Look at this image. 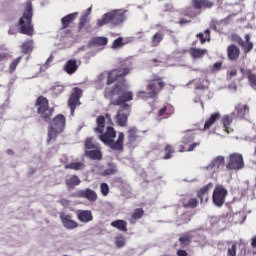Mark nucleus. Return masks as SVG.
<instances>
[{
    "instance_id": "nucleus-11",
    "label": "nucleus",
    "mask_w": 256,
    "mask_h": 256,
    "mask_svg": "<svg viewBox=\"0 0 256 256\" xmlns=\"http://www.w3.org/2000/svg\"><path fill=\"white\" fill-rule=\"evenodd\" d=\"M128 146L137 147L141 143V136H139V131L135 127H131L127 131Z\"/></svg>"
},
{
    "instance_id": "nucleus-61",
    "label": "nucleus",
    "mask_w": 256,
    "mask_h": 256,
    "mask_svg": "<svg viewBox=\"0 0 256 256\" xmlns=\"http://www.w3.org/2000/svg\"><path fill=\"white\" fill-rule=\"evenodd\" d=\"M177 255L178 256H187V251H185V250H178L177 251Z\"/></svg>"
},
{
    "instance_id": "nucleus-29",
    "label": "nucleus",
    "mask_w": 256,
    "mask_h": 256,
    "mask_svg": "<svg viewBox=\"0 0 256 256\" xmlns=\"http://www.w3.org/2000/svg\"><path fill=\"white\" fill-rule=\"evenodd\" d=\"M192 5L195 9H207V7H211L213 3L209 0H192Z\"/></svg>"
},
{
    "instance_id": "nucleus-20",
    "label": "nucleus",
    "mask_w": 256,
    "mask_h": 256,
    "mask_svg": "<svg viewBox=\"0 0 256 256\" xmlns=\"http://www.w3.org/2000/svg\"><path fill=\"white\" fill-rule=\"evenodd\" d=\"M79 65H81V62H77V60L71 59L66 62V64L63 67V70L68 75H73V73H76L79 69Z\"/></svg>"
},
{
    "instance_id": "nucleus-41",
    "label": "nucleus",
    "mask_w": 256,
    "mask_h": 256,
    "mask_svg": "<svg viewBox=\"0 0 256 256\" xmlns=\"http://www.w3.org/2000/svg\"><path fill=\"white\" fill-rule=\"evenodd\" d=\"M115 173H117V165L110 163L101 174L107 177L108 175H115Z\"/></svg>"
},
{
    "instance_id": "nucleus-43",
    "label": "nucleus",
    "mask_w": 256,
    "mask_h": 256,
    "mask_svg": "<svg viewBox=\"0 0 256 256\" xmlns=\"http://www.w3.org/2000/svg\"><path fill=\"white\" fill-rule=\"evenodd\" d=\"M22 53H31L33 51V40H27L21 46Z\"/></svg>"
},
{
    "instance_id": "nucleus-19",
    "label": "nucleus",
    "mask_w": 256,
    "mask_h": 256,
    "mask_svg": "<svg viewBox=\"0 0 256 256\" xmlns=\"http://www.w3.org/2000/svg\"><path fill=\"white\" fill-rule=\"evenodd\" d=\"M211 189H213V183H208L207 185H205L204 187L197 191V197L200 199L201 203H207L209 199V191H211Z\"/></svg>"
},
{
    "instance_id": "nucleus-32",
    "label": "nucleus",
    "mask_w": 256,
    "mask_h": 256,
    "mask_svg": "<svg viewBox=\"0 0 256 256\" xmlns=\"http://www.w3.org/2000/svg\"><path fill=\"white\" fill-rule=\"evenodd\" d=\"M241 73L247 76L250 86L256 91V75L252 74L249 70L245 71L243 69H241Z\"/></svg>"
},
{
    "instance_id": "nucleus-38",
    "label": "nucleus",
    "mask_w": 256,
    "mask_h": 256,
    "mask_svg": "<svg viewBox=\"0 0 256 256\" xmlns=\"http://www.w3.org/2000/svg\"><path fill=\"white\" fill-rule=\"evenodd\" d=\"M163 41V32H157L152 36L151 45L152 47H158V45Z\"/></svg>"
},
{
    "instance_id": "nucleus-16",
    "label": "nucleus",
    "mask_w": 256,
    "mask_h": 256,
    "mask_svg": "<svg viewBox=\"0 0 256 256\" xmlns=\"http://www.w3.org/2000/svg\"><path fill=\"white\" fill-rule=\"evenodd\" d=\"M129 43H133V37H118L112 42L111 49H113V51H119V49H123V47L129 45Z\"/></svg>"
},
{
    "instance_id": "nucleus-58",
    "label": "nucleus",
    "mask_w": 256,
    "mask_h": 256,
    "mask_svg": "<svg viewBox=\"0 0 256 256\" xmlns=\"http://www.w3.org/2000/svg\"><path fill=\"white\" fill-rule=\"evenodd\" d=\"M187 23H191L190 19H180L179 24L180 25H187Z\"/></svg>"
},
{
    "instance_id": "nucleus-12",
    "label": "nucleus",
    "mask_w": 256,
    "mask_h": 256,
    "mask_svg": "<svg viewBox=\"0 0 256 256\" xmlns=\"http://www.w3.org/2000/svg\"><path fill=\"white\" fill-rule=\"evenodd\" d=\"M74 197H78L79 199H87L91 203H95L97 201V192L95 190H91L90 188H86L83 190H78Z\"/></svg>"
},
{
    "instance_id": "nucleus-52",
    "label": "nucleus",
    "mask_w": 256,
    "mask_h": 256,
    "mask_svg": "<svg viewBox=\"0 0 256 256\" xmlns=\"http://www.w3.org/2000/svg\"><path fill=\"white\" fill-rule=\"evenodd\" d=\"M100 191L104 197H107V195H109V184L102 183L100 186Z\"/></svg>"
},
{
    "instance_id": "nucleus-51",
    "label": "nucleus",
    "mask_w": 256,
    "mask_h": 256,
    "mask_svg": "<svg viewBox=\"0 0 256 256\" xmlns=\"http://www.w3.org/2000/svg\"><path fill=\"white\" fill-rule=\"evenodd\" d=\"M173 147L170 145H167L165 147V155H164V159H171L172 155H173Z\"/></svg>"
},
{
    "instance_id": "nucleus-34",
    "label": "nucleus",
    "mask_w": 256,
    "mask_h": 256,
    "mask_svg": "<svg viewBox=\"0 0 256 256\" xmlns=\"http://www.w3.org/2000/svg\"><path fill=\"white\" fill-rule=\"evenodd\" d=\"M84 148H85V151H91V150H94V149H99V144H97V142H95V139L87 138L85 140Z\"/></svg>"
},
{
    "instance_id": "nucleus-42",
    "label": "nucleus",
    "mask_w": 256,
    "mask_h": 256,
    "mask_svg": "<svg viewBox=\"0 0 256 256\" xmlns=\"http://www.w3.org/2000/svg\"><path fill=\"white\" fill-rule=\"evenodd\" d=\"M143 213L144 211L141 208H137L136 210H134L130 218V223H135L137 219H141V217H143Z\"/></svg>"
},
{
    "instance_id": "nucleus-4",
    "label": "nucleus",
    "mask_w": 256,
    "mask_h": 256,
    "mask_svg": "<svg viewBox=\"0 0 256 256\" xmlns=\"http://www.w3.org/2000/svg\"><path fill=\"white\" fill-rule=\"evenodd\" d=\"M32 20H33V6L31 2H27L23 16L19 19V23H18L20 28V33L28 36L33 35V24H31Z\"/></svg>"
},
{
    "instance_id": "nucleus-21",
    "label": "nucleus",
    "mask_w": 256,
    "mask_h": 256,
    "mask_svg": "<svg viewBox=\"0 0 256 256\" xmlns=\"http://www.w3.org/2000/svg\"><path fill=\"white\" fill-rule=\"evenodd\" d=\"M76 215L80 223H91L93 221V213L89 210H77Z\"/></svg>"
},
{
    "instance_id": "nucleus-56",
    "label": "nucleus",
    "mask_w": 256,
    "mask_h": 256,
    "mask_svg": "<svg viewBox=\"0 0 256 256\" xmlns=\"http://www.w3.org/2000/svg\"><path fill=\"white\" fill-rule=\"evenodd\" d=\"M9 60V53L7 52H0V63H3V61Z\"/></svg>"
},
{
    "instance_id": "nucleus-44",
    "label": "nucleus",
    "mask_w": 256,
    "mask_h": 256,
    "mask_svg": "<svg viewBox=\"0 0 256 256\" xmlns=\"http://www.w3.org/2000/svg\"><path fill=\"white\" fill-rule=\"evenodd\" d=\"M66 167L67 169H73L74 171H81L82 169H85V164H83V162H72Z\"/></svg>"
},
{
    "instance_id": "nucleus-39",
    "label": "nucleus",
    "mask_w": 256,
    "mask_h": 256,
    "mask_svg": "<svg viewBox=\"0 0 256 256\" xmlns=\"http://www.w3.org/2000/svg\"><path fill=\"white\" fill-rule=\"evenodd\" d=\"M111 227H115L116 229H119V231H127V222L124 220H116L111 222Z\"/></svg>"
},
{
    "instance_id": "nucleus-10",
    "label": "nucleus",
    "mask_w": 256,
    "mask_h": 256,
    "mask_svg": "<svg viewBox=\"0 0 256 256\" xmlns=\"http://www.w3.org/2000/svg\"><path fill=\"white\" fill-rule=\"evenodd\" d=\"M83 95V90H81V88H74V92L71 94L69 100H68V105L70 107V111H71V115H73V113H75V109L77 107V105H79V100L81 99Z\"/></svg>"
},
{
    "instance_id": "nucleus-7",
    "label": "nucleus",
    "mask_w": 256,
    "mask_h": 256,
    "mask_svg": "<svg viewBox=\"0 0 256 256\" xmlns=\"http://www.w3.org/2000/svg\"><path fill=\"white\" fill-rule=\"evenodd\" d=\"M245 167V163L243 162V155L239 153H232L228 156V164L226 168L229 171H239Z\"/></svg>"
},
{
    "instance_id": "nucleus-3",
    "label": "nucleus",
    "mask_w": 256,
    "mask_h": 256,
    "mask_svg": "<svg viewBox=\"0 0 256 256\" xmlns=\"http://www.w3.org/2000/svg\"><path fill=\"white\" fill-rule=\"evenodd\" d=\"M163 87H165L163 79H161L157 75H154L152 80L148 83L146 91H138L137 97L138 99H142L143 101H147L148 99H154V97H157V95L161 93V89H163Z\"/></svg>"
},
{
    "instance_id": "nucleus-26",
    "label": "nucleus",
    "mask_w": 256,
    "mask_h": 256,
    "mask_svg": "<svg viewBox=\"0 0 256 256\" xmlns=\"http://www.w3.org/2000/svg\"><path fill=\"white\" fill-rule=\"evenodd\" d=\"M76 17H79V13L78 12L71 13V14H68L65 17H63L61 19V23H62L63 29H66V27H69V24L73 23V21H75Z\"/></svg>"
},
{
    "instance_id": "nucleus-25",
    "label": "nucleus",
    "mask_w": 256,
    "mask_h": 256,
    "mask_svg": "<svg viewBox=\"0 0 256 256\" xmlns=\"http://www.w3.org/2000/svg\"><path fill=\"white\" fill-rule=\"evenodd\" d=\"M221 119V113L215 112L210 115L209 119L205 121L204 129H210V127H213L217 121Z\"/></svg>"
},
{
    "instance_id": "nucleus-27",
    "label": "nucleus",
    "mask_w": 256,
    "mask_h": 256,
    "mask_svg": "<svg viewBox=\"0 0 256 256\" xmlns=\"http://www.w3.org/2000/svg\"><path fill=\"white\" fill-rule=\"evenodd\" d=\"M228 57L231 61H235V59H239V48L235 45H230L227 48Z\"/></svg>"
},
{
    "instance_id": "nucleus-17",
    "label": "nucleus",
    "mask_w": 256,
    "mask_h": 256,
    "mask_svg": "<svg viewBox=\"0 0 256 256\" xmlns=\"http://www.w3.org/2000/svg\"><path fill=\"white\" fill-rule=\"evenodd\" d=\"M232 115H236L239 119H245L249 116V106L247 104L236 105Z\"/></svg>"
},
{
    "instance_id": "nucleus-40",
    "label": "nucleus",
    "mask_w": 256,
    "mask_h": 256,
    "mask_svg": "<svg viewBox=\"0 0 256 256\" xmlns=\"http://www.w3.org/2000/svg\"><path fill=\"white\" fill-rule=\"evenodd\" d=\"M195 141V133L193 131H188L182 138V143L184 145H189Z\"/></svg>"
},
{
    "instance_id": "nucleus-28",
    "label": "nucleus",
    "mask_w": 256,
    "mask_h": 256,
    "mask_svg": "<svg viewBox=\"0 0 256 256\" xmlns=\"http://www.w3.org/2000/svg\"><path fill=\"white\" fill-rule=\"evenodd\" d=\"M81 184V179H79V176H70L66 179V185L69 190L75 189L77 185Z\"/></svg>"
},
{
    "instance_id": "nucleus-59",
    "label": "nucleus",
    "mask_w": 256,
    "mask_h": 256,
    "mask_svg": "<svg viewBox=\"0 0 256 256\" xmlns=\"http://www.w3.org/2000/svg\"><path fill=\"white\" fill-rule=\"evenodd\" d=\"M60 203H61V205H63V207H68V205H69V200H67V199H61V200H60Z\"/></svg>"
},
{
    "instance_id": "nucleus-63",
    "label": "nucleus",
    "mask_w": 256,
    "mask_h": 256,
    "mask_svg": "<svg viewBox=\"0 0 256 256\" xmlns=\"http://www.w3.org/2000/svg\"><path fill=\"white\" fill-rule=\"evenodd\" d=\"M186 15L188 17H195V14L191 11V9L187 10Z\"/></svg>"
},
{
    "instance_id": "nucleus-1",
    "label": "nucleus",
    "mask_w": 256,
    "mask_h": 256,
    "mask_svg": "<svg viewBox=\"0 0 256 256\" xmlns=\"http://www.w3.org/2000/svg\"><path fill=\"white\" fill-rule=\"evenodd\" d=\"M129 75V68H123L120 70H112L108 73L107 85L115 83L113 88L107 87L105 90L106 99H110L111 105H118L120 109L117 111L115 119L119 127H125L127 125V119L129 113H131V105L127 104L129 101H133V91H128L129 84L123 80V76Z\"/></svg>"
},
{
    "instance_id": "nucleus-30",
    "label": "nucleus",
    "mask_w": 256,
    "mask_h": 256,
    "mask_svg": "<svg viewBox=\"0 0 256 256\" xmlns=\"http://www.w3.org/2000/svg\"><path fill=\"white\" fill-rule=\"evenodd\" d=\"M231 123H233V117H231L229 115H224L222 117V124H223L224 130L226 131V133L233 132V129L231 128Z\"/></svg>"
},
{
    "instance_id": "nucleus-23",
    "label": "nucleus",
    "mask_w": 256,
    "mask_h": 256,
    "mask_svg": "<svg viewBox=\"0 0 256 256\" xmlns=\"http://www.w3.org/2000/svg\"><path fill=\"white\" fill-rule=\"evenodd\" d=\"M107 43H109L107 37H94L89 41L88 47H105Z\"/></svg>"
},
{
    "instance_id": "nucleus-60",
    "label": "nucleus",
    "mask_w": 256,
    "mask_h": 256,
    "mask_svg": "<svg viewBox=\"0 0 256 256\" xmlns=\"http://www.w3.org/2000/svg\"><path fill=\"white\" fill-rule=\"evenodd\" d=\"M213 69H215L216 71H219V69H221V62H216L213 65Z\"/></svg>"
},
{
    "instance_id": "nucleus-53",
    "label": "nucleus",
    "mask_w": 256,
    "mask_h": 256,
    "mask_svg": "<svg viewBox=\"0 0 256 256\" xmlns=\"http://www.w3.org/2000/svg\"><path fill=\"white\" fill-rule=\"evenodd\" d=\"M180 242L182 243V245H189V243H191V236L188 234H184L180 237Z\"/></svg>"
},
{
    "instance_id": "nucleus-46",
    "label": "nucleus",
    "mask_w": 256,
    "mask_h": 256,
    "mask_svg": "<svg viewBox=\"0 0 256 256\" xmlns=\"http://www.w3.org/2000/svg\"><path fill=\"white\" fill-rule=\"evenodd\" d=\"M21 59H23V57L19 56L10 63L9 68H8L9 73L15 72V70L17 69V65H19V63H21Z\"/></svg>"
},
{
    "instance_id": "nucleus-13",
    "label": "nucleus",
    "mask_w": 256,
    "mask_h": 256,
    "mask_svg": "<svg viewBox=\"0 0 256 256\" xmlns=\"http://www.w3.org/2000/svg\"><path fill=\"white\" fill-rule=\"evenodd\" d=\"M60 221L63 227L70 231L73 229H77V227H79V224L75 220H73V216H71V214L61 213Z\"/></svg>"
},
{
    "instance_id": "nucleus-6",
    "label": "nucleus",
    "mask_w": 256,
    "mask_h": 256,
    "mask_svg": "<svg viewBox=\"0 0 256 256\" xmlns=\"http://www.w3.org/2000/svg\"><path fill=\"white\" fill-rule=\"evenodd\" d=\"M36 107L40 119L49 121L53 115V108H49V101L45 97H39L36 101Z\"/></svg>"
},
{
    "instance_id": "nucleus-9",
    "label": "nucleus",
    "mask_w": 256,
    "mask_h": 256,
    "mask_svg": "<svg viewBox=\"0 0 256 256\" xmlns=\"http://www.w3.org/2000/svg\"><path fill=\"white\" fill-rule=\"evenodd\" d=\"M173 113H175V109L171 106V104L158 106L156 112V121L160 122L163 121V119H169Z\"/></svg>"
},
{
    "instance_id": "nucleus-64",
    "label": "nucleus",
    "mask_w": 256,
    "mask_h": 256,
    "mask_svg": "<svg viewBox=\"0 0 256 256\" xmlns=\"http://www.w3.org/2000/svg\"><path fill=\"white\" fill-rule=\"evenodd\" d=\"M251 245L252 247H256V236L252 238Z\"/></svg>"
},
{
    "instance_id": "nucleus-24",
    "label": "nucleus",
    "mask_w": 256,
    "mask_h": 256,
    "mask_svg": "<svg viewBox=\"0 0 256 256\" xmlns=\"http://www.w3.org/2000/svg\"><path fill=\"white\" fill-rule=\"evenodd\" d=\"M237 41L246 53H249V51L253 49V43L251 42V36L249 34L245 36V42L239 36L237 37Z\"/></svg>"
},
{
    "instance_id": "nucleus-35",
    "label": "nucleus",
    "mask_w": 256,
    "mask_h": 256,
    "mask_svg": "<svg viewBox=\"0 0 256 256\" xmlns=\"http://www.w3.org/2000/svg\"><path fill=\"white\" fill-rule=\"evenodd\" d=\"M111 23V17L109 12L104 14L102 18H99L96 22V27H105V25H109Z\"/></svg>"
},
{
    "instance_id": "nucleus-47",
    "label": "nucleus",
    "mask_w": 256,
    "mask_h": 256,
    "mask_svg": "<svg viewBox=\"0 0 256 256\" xmlns=\"http://www.w3.org/2000/svg\"><path fill=\"white\" fill-rule=\"evenodd\" d=\"M228 256H237V244L235 242L230 243L227 250Z\"/></svg>"
},
{
    "instance_id": "nucleus-49",
    "label": "nucleus",
    "mask_w": 256,
    "mask_h": 256,
    "mask_svg": "<svg viewBox=\"0 0 256 256\" xmlns=\"http://www.w3.org/2000/svg\"><path fill=\"white\" fill-rule=\"evenodd\" d=\"M207 87H209V80L207 79H200L197 82V89H207Z\"/></svg>"
},
{
    "instance_id": "nucleus-37",
    "label": "nucleus",
    "mask_w": 256,
    "mask_h": 256,
    "mask_svg": "<svg viewBox=\"0 0 256 256\" xmlns=\"http://www.w3.org/2000/svg\"><path fill=\"white\" fill-rule=\"evenodd\" d=\"M196 37L200 39L201 45H204V43H207V41H211V34L209 29L205 30L202 33L197 34Z\"/></svg>"
},
{
    "instance_id": "nucleus-15",
    "label": "nucleus",
    "mask_w": 256,
    "mask_h": 256,
    "mask_svg": "<svg viewBox=\"0 0 256 256\" xmlns=\"http://www.w3.org/2000/svg\"><path fill=\"white\" fill-rule=\"evenodd\" d=\"M108 14L110 15V23L113 25H121L127 19L123 10H113Z\"/></svg>"
},
{
    "instance_id": "nucleus-57",
    "label": "nucleus",
    "mask_w": 256,
    "mask_h": 256,
    "mask_svg": "<svg viewBox=\"0 0 256 256\" xmlns=\"http://www.w3.org/2000/svg\"><path fill=\"white\" fill-rule=\"evenodd\" d=\"M199 145H201V142H194L192 144L189 145L187 151L191 152V151H195L196 147H199Z\"/></svg>"
},
{
    "instance_id": "nucleus-5",
    "label": "nucleus",
    "mask_w": 256,
    "mask_h": 256,
    "mask_svg": "<svg viewBox=\"0 0 256 256\" xmlns=\"http://www.w3.org/2000/svg\"><path fill=\"white\" fill-rule=\"evenodd\" d=\"M65 116L62 114H58L56 117L53 118L50 125L48 126V139L47 143H53L57 137L65 131Z\"/></svg>"
},
{
    "instance_id": "nucleus-31",
    "label": "nucleus",
    "mask_w": 256,
    "mask_h": 256,
    "mask_svg": "<svg viewBox=\"0 0 256 256\" xmlns=\"http://www.w3.org/2000/svg\"><path fill=\"white\" fill-rule=\"evenodd\" d=\"M96 127L94 128V133H103L105 129V116H98L96 119Z\"/></svg>"
},
{
    "instance_id": "nucleus-62",
    "label": "nucleus",
    "mask_w": 256,
    "mask_h": 256,
    "mask_svg": "<svg viewBox=\"0 0 256 256\" xmlns=\"http://www.w3.org/2000/svg\"><path fill=\"white\" fill-rule=\"evenodd\" d=\"M228 89H230V91H237V86L235 84H231L228 86Z\"/></svg>"
},
{
    "instance_id": "nucleus-55",
    "label": "nucleus",
    "mask_w": 256,
    "mask_h": 256,
    "mask_svg": "<svg viewBox=\"0 0 256 256\" xmlns=\"http://www.w3.org/2000/svg\"><path fill=\"white\" fill-rule=\"evenodd\" d=\"M197 200L195 198H190L187 204V207H191L192 209H195L197 206Z\"/></svg>"
},
{
    "instance_id": "nucleus-48",
    "label": "nucleus",
    "mask_w": 256,
    "mask_h": 256,
    "mask_svg": "<svg viewBox=\"0 0 256 256\" xmlns=\"http://www.w3.org/2000/svg\"><path fill=\"white\" fill-rule=\"evenodd\" d=\"M233 221L234 223H243V221H245V216L243 215V213L238 212L236 214L233 215Z\"/></svg>"
},
{
    "instance_id": "nucleus-54",
    "label": "nucleus",
    "mask_w": 256,
    "mask_h": 256,
    "mask_svg": "<svg viewBox=\"0 0 256 256\" xmlns=\"http://www.w3.org/2000/svg\"><path fill=\"white\" fill-rule=\"evenodd\" d=\"M53 55H50L49 58L46 60L45 64L42 66V69H49L51 67V63H53Z\"/></svg>"
},
{
    "instance_id": "nucleus-22",
    "label": "nucleus",
    "mask_w": 256,
    "mask_h": 256,
    "mask_svg": "<svg viewBox=\"0 0 256 256\" xmlns=\"http://www.w3.org/2000/svg\"><path fill=\"white\" fill-rule=\"evenodd\" d=\"M84 156L88 157V159H92V161H101V159L103 158L101 148H96L94 150H85Z\"/></svg>"
},
{
    "instance_id": "nucleus-36",
    "label": "nucleus",
    "mask_w": 256,
    "mask_h": 256,
    "mask_svg": "<svg viewBox=\"0 0 256 256\" xmlns=\"http://www.w3.org/2000/svg\"><path fill=\"white\" fill-rule=\"evenodd\" d=\"M92 7H89L86 11H84L83 15L80 18V27H85L87 23H89V16L91 15Z\"/></svg>"
},
{
    "instance_id": "nucleus-14",
    "label": "nucleus",
    "mask_w": 256,
    "mask_h": 256,
    "mask_svg": "<svg viewBox=\"0 0 256 256\" xmlns=\"http://www.w3.org/2000/svg\"><path fill=\"white\" fill-rule=\"evenodd\" d=\"M225 165V156H216L214 157L211 162L202 167V169H205L206 171H219V169H221V167H223Z\"/></svg>"
},
{
    "instance_id": "nucleus-2",
    "label": "nucleus",
    "mask_w": 256,
    "mask_h": 256,
    "mask_svg": "<svg viewBox=\"0 0 256 256\" xmlns=\"http://www.w3.org/2000/svg\"><path fill=\"white\" fill-rule=\"evenodd\" d=\"M115 137H117V132L111 126L106 128L104 134L99 135V139L104 145H107V147H110V149H113L114 151H121L123 149V141H125V134L120 132L117 141H115Z\"/></svg>"
},
{
    "instance_id": "nucleus-8",
    "label": "nucleus",
    "mask_w": 256,
    "mask_h": 256,
    "mask_svg": "<svg viewBox=\"0 0 256 256\" xmlns=\"http://www.w3.org/2000/svg\"><path fill=\"white\" fill-rule=\"evenodd\" d=\"M225 197H227V189L222 185H217L212 194V201L216 207H222L225 203Z\"/></svg>"
},
{
    "instance_id": "nucleus-50",
    "label": "nucleus",
    "mask_w": 256,
    "mask_h": 256,
    "mask_svg": "<svg viewBox=\"0 0 256 256\" xmlns=\"http://www.w3.org/2000/svg\"><path fill=\"white\" fill-rule=\"evenodd\" d=\"M115 245L119 249H121V247H125V237H123V236L116 237L115 238Z\"/></svg>"
},
{
    "instance_id": "nucleus-45",
    "label": "nucleus",
    "mask_w": 256,
    "mask_h": 256,
    "mask_svg": "<svg viewBox=\"0 0 256 256\" xmlns=\"http://www.w3.org/2000/svg\"><path fill=\"white\" fill-rule=\"evenodd\" d=\"M51 91L53 95L57 97L58 95H61L63 91H65V86L61 84H55L54 86H52Z\"/></svg>"
},
{
    "instance_id": "nucleus-18",
    "label": "nucleus",
    "mask_w": 256,
    "mask_h": 256,
    "mask_svg": "<svg viewBox=\"0 0 256 256\" xmlns=\"http://www.w3.org/2000/svg\"><path fill=\"white\" fill-rule=\"evenodd\" d=\"M211 189H213V183H208L207 185H205L204 187L197 191V197L200 199L201 203H207L209 199V191H211Z\"/></svg>"
},
{
    "instance_id": "nucleus-33",
    "label": "nucleus",
    "mask_w": 256,
    "mask_h": 256,
    "mask_svg": "<svg viewBox=\"0 0 256 256\" xmlns=\"http://www.w3.org/2000/svg\"><path fill=\"white\" fill-rule=\"evenodd\" d=\"M190 53L193 59H201L207 55V49L191 48Z\"/></svg>"
}]
</instances>
